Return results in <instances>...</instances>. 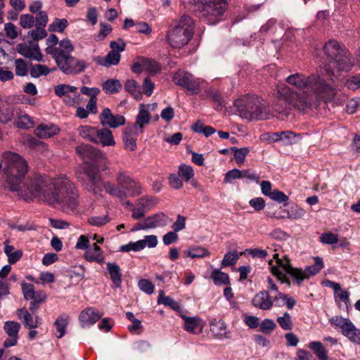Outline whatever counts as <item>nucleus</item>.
<instances>
[{
	"label": "nucleus",
	"mask_w": 360,
	"mask_h": 360,
	"mask_svg": "<svg viewBox=\"0 0 360 360\" xmlns=\"http://www.w3.org/2000/svg\"><path fill=\"white\" fill-rule=\"evenodd\" d=\"M4 173L6 181L11 191L25 200L34 198L46 202L63 212L69 213L79 205V193L75 185L66 175L50 179L45 175H36L29 184L24 183L28 172L27 161L20 155L4 152Z\"/></svg>",
	"instance_id": "1"
},
{
	"label": "nucleus",
	"mask_w": 360,
	"mask_h": 360,
	"mask_svg": "<svg viewBox=\"0 0 360 360\" xmlns=\"http://www.w3.org/2000/svg\"><path fill=\"white\" fill-rule=\"evenodd\" d=\"M333 72H329L328 66H323L320 74L305 75L295 73L288 76L285 81L300 90H292L285 84L278 87V100L274 105V117L284 119L291 108L304 110L317 106L320 101L333 100L337 93L331 83Z\"/></svg>",
	"instance_id": "2"
},
{
	"label": "nucleus",
	"mask_w": 360,
	"mask_h": 360,
	"mask_svg": "<svg viewBox=\"0 0 360 360\" xmlns=\"http://www.w3.org/2000/svg\"><path fill=\"white\" fill-rule=\"evenodd\" d=\"M273 259L276 260V264H274L273 259L269 261L271 272L283 283L290 284L285 275L287 274L294 279L298 285H300L305 278L316 275L323 267V259L319 257H314V264L307 266L304 271L292 267L286 256L281 259L278 257V254L276 253L274 255Z\"/></svg>",
	"instance_id": "3"
},
{
	"label": "nucleus",
	"mask_w": 360,
	"mask_h": 360,
	"mask_svg": "<svg viewBox=\"0 0 360 360\" xmlns=\"http://www.w3.org/2000/svg\"><path fill=\"white\" fill-rule=\"evenodd\" d=\"M194 33V22L188 15H184L175 22L167 34L168 43L174 48H181L192 39Z\"/></svg>",
	"instance_id": "4"
},
{
	"label": "nucleus",
	"mask_w": 360,
	"mask_h": 360,
	"mask_svg": "<svg viewBox=\"0 0 360 360\" xmlns=\"http://www.w3.org/2000/svg\"><path fill=\"white\" fill-rule=\"evenodd\" d=\"M200 13L201 17L209 25H215L221 20L227 8L226 0H190Z\"/></svg>",
	"instance_id": "5"
},
{
	"label": "nucleus",
	"mask_w": 360,
	"mask_h": 360,
	"mask_svg": "<svg viewBox=\"0 0 360 360\" xmlns=\"http://www.w3.org/2000/svg\"><path fill=\"white\" fill-rule=\"evenodd\" d=\"M84 188L92 192L94 194H99L104 188L105 191L112 196L124 199V193L122 190V186H116L109 181H103L99 174V171L94 168H89L86 171V179L83 184Z\"/></svg>",
	"instance_id": "6"
},
{
	"label": "nucleus",
	"mask_w": 360,
	"mask_h": 360,
	"mask_svg": "<svg viewBox=\"0 0 360 360\" xmlns=\"http://www.w3.org/2000/svg\"><path fill=\"white\" fill-rule=\"evenodd\" d=\"M235 106L240 117L247 120H266L270 117L257 97H243L235 102Z\"/></svg>",
	"instance_id": "7"
},
{
	"label": "nucleus",
	"mask_w": 360,
	"mask_h": 360,
	"mask_svg": "<svg viewBox=\"0 0 360 360\" xmlns=\"http://www.w3.org/2000/svg\"><path fill=\"white\" fill-rule=\"evenodd\" d=\"M51 57L54 59L58 68L65 75H75L84 72L87 63L82 60H77L71 54H63L60 51H56L51 53Z\"/></svg>",
	"instance_id": "8"
},
{
	"label": "nucleus",
	"mask_w": 360,
	"mask_h": 360,
	"mask_svg": "<svg viewBox=\"0 0 360 360\" xmlns=\"http://www.w3.org/2000/svg\"><path fill=\"white\" fill-rule=\"evenodd\" d=\"M76 152L78 155L85 162L91 160L94 165H91L86 169L89 168L99 171H104L108 167V162L104 153L89 144H81L76 147Z\"/></svg>",
	"instance_id": "9"
},
{
	"label": "nucleus",
	"mask_w": 360,
	"mask_h": 360,
	"mask_svg": "<svg viewBox=\"0 0 360 360\" xmlns=\"http://www.w3.org/2000/svg\"><path fill=\"white\" fill-rule=\"evenodd\" d=\"M173 82L186 89L191 94L195 95L200 92V84L203 81L200 78H195L188 72L179 70L174 74Z\"/></svg>",
	"instance_id": "10"
},
{
	"label": "nucleus",
	"mask_w": 360,
	"mask_h": 360,
	"mask_svg": "<svg viewBox=\"0 0 360 360\" xmlns=\"http://www.w3.org/2000/svg\"><path fill=\"white\" fill-rule=\"evenodd\" d=\"M330 323L341 330L342 335L350 341L360 345V330L356 328L347 318L335 316L330 319Z\"/></svg>",
	"instance_id": "11"
},
{
	"label": "nucleus",
	"mask_w": 360,
	"mask_h": 360,
	"mask_svg": "<svg viewBox=\"0 0 360 360\" xmlns=\"http://www.w3.org/2000/svg\"><path fill=\"white\" fill-rule=\"evenodd\" d=\"M117 184L122 186L124 198L136 197L141 194L142 187L139 182L131 178L124 171H119L116 175Z\"/></svg>",
	"instance_id": "12"
},
{
	"label": "nucleus",
	"mask_w": 360,
	"mask_h": 360,
	"mask_svg": "<svg viewBox=\"0 0 360 360\" xmlns=\"http://www.w3.org/2000/svg\"><path fill=\"white\" fill-rule=\"evenodd\" d=\"M110 51L105 58L100 62V64L104 67H110L112 65H116L120 63V53L125 50L126 44L124 40L119 38L117 41H112L110 43Z\"/></svg>",
	"instance_id": "13"
},
{
	"label": "nucleus",
	"mask_w": 360,
	"mask_h": 360,
	"mask_svg": "<svg viewBox=\"0 0 360 360\" xmlns=\"http://www.w3.org/2000/svg\"><path fill=\"white\" fill-rule=\"evenodd\" d=\"M54 92L56 95L63 98V101L68 105H74L79 96L77 87L65 84L56 86Z\"/></svg>",
	"instance_id": "14"
},
{
	"label": "nucleus",
	"mask_w": 360,
	"mask_h": 360,
	"mask_svg": "<svg viewBox=\"0 0 360 360\" xmlns=\"http://www.w3.org/2000/svg\"><path fill=\"white\" fill-rule=\"evenodd\" d=\"M18 52L25 58L38 62L44 61L43 55L40 51L37 42L19 44L17 46Z\"/></svg>",
	"instance_id": "15"
},
{
	"label": "nucleus",
	"mask_w": 360,
	"mask_h": 360,
	"mask_svg": "<svg viewBox=\"0 0 360 360\" xmlns=\"http://www.w3.org/2000/svg\"><path fill=\"white\" fill-rule=\"evenodd\" d=\"M99 120L103 127H108L114 129L123 126L126 122V120L124 116L121 115H114L108 108H105L102 110L99 115Z\"/></svg>",
	"instance_id": "16"
},
{
	"label": "nucleus",
	"mask_w": 360,
	"mask_h": 360,
	"mask_svg": "<svg viewBox=\"0 0 360 360\" xmlns=\"http://www.w3.org/2000/svg\"><path fill=\"white\" fill-rule=\"evenodd\" d=\"M156 204L155 199L150 196L139 198L135 202V208H133L131 217L136 220L143 217L148 210H150Z\"/></svg>",
	"instance_id": "17"
},
{
	"label": "nucleus",
	"mask_w": 360,
	"mask_h": 360,
	"mask_svg": "<svg viewBox=\"0 0 360 360\" xmlns=\"http://www.w3.org/2000/svg\"><path fill=\"white\" fill-rule=\"evenodd\" d=\"M332 65H336L338 69L340 71L348 72L351 70L352 67L354 66V61L352 60L351 55L349 53V51L346 50L345 52H343L342 55H340V56L338 58H337L335 61H330L328 64L324 65L328 66V68H329L330 73L333 72L334 74L333 75H332L331 80V83L334 86L333 77H335V74L334 71L330 69Z\"/></svg>",
	"instance_id": "18"
},
{
	"label": "nucleus",
	"mask_w": 360,
	"mask_h": 360,
	"mask_svg": "<svg viewBox=\"0 0 360 360\" xmlns=\"http://www.w3.org/2000/svg\"><path fill=\"white\" fill-rule=\"evenodd\" d=\"M4 329L8 335L4 342V347L8 348L15 346L18 343L20 324L16 321H8L4 323Z\"/></svg>",
	"instance_id": "19"
},
{
	"label": "nucleus",
	"mask_w": 360,
	"mask_h": 360,
	"mask_svg": "<svg viewBox=\"0 0 360 360\" xmlns=\"http://www.w3.org/2000/svg\"><path fill=\"white\" fill-rule=\"evenodd\" d=\"M143 104L139 105V113L136 118V122L132 127L131 131L134 136H139L144 131L145 127L150 123L151 120V115L144 109Z\"/></svg>",
	"instance_id": "20"
},
{
	"label": "nucleus",
	"mask_w": 360,
	"mask_h": 360,
	"mask_svg": "<svg viewBox=\"0 0 360 360\" xmlns=\"http://www.w3.org/2000/svg\"><path fill=\"white\" fill-rule=\"evenodd\" d=\"M102 316V313L89 307L80 313L79 319L82 327L84 328L94 324Z\"/></svg>",
	"instance_id": "21"
},
{
	"label": "nucleus",
	"mask_w": 360,
	"mask_h": 360,
	"mask_svg": "<svg viewBox=\"0 0 360 360\" xmlns=\"http://www.w3.org/2000/svg\"><path fill=\"white\" fill-rule=\"evenodd\" d=\"M210 328L214 338L218 340L229 338L226 324L222 319H213L210 322Z\"/></svg>",
	"instance_id": "22"
},
{
	"label": "nucleus",
	"mask_w": 360,
	"mask_h": 360,
	"mask_svg": "<svg viewBox=\"0 0 360 360\" xmlns=\"http://www.w3.org/2000/svg\"><path fill=\"white\" fill-rule=\"evenodd\" d=\"M252 302L255 307L262 310H269L273 306V301L266 291L257 293Z\"/></svg>",
	"instance_id": "23"
},
{
	"label": "nucleus",
	"mask_w": 360,
	"mask_h": 360,
	"mask_svg": "<svg viewBox=\"0 0 360 360\" xmlns=\"http://www.w3.org/2000/svg\"><path fill=\"white\" fill-rule=\"evenodd\" d=\"M84 258L87 262H96L100 264H103L105 259L103 251L96 243H94L91 248L86 250Z\"/></svg>",
	"instance_id": "24"
},
{
	"label": "nucleus",
	"mask_w": 360,
	"mask_h": 360,
	"mask_svg": "<svg viewBox=\"0 0 360 360\" xmlns=\"http://www.w3.org/2000/svg\"><path fill=\"white\" fill-rule=\"evenodd\" d=\"M18 316L27 328H36L41 323L40 318L37 316L34 318L25 308L18 309Z\"/></svg>",
	"instance_id": "25"
},
{
	"label": "nucleus",
	"mask_w": 360,
	"mask_h": 360,
	"mask_svg": "<svg viewBox=\"0 0 360 360\" xmlns=\"http://www.w3.org/2000/svg\"><path fill=\"white\" fill-rule=\"evenodd\" d=\"M345 51L335 40H330L324 46V52L331 61H335Z\"/></svg>",
	"instance_id": "26"
},
{
	"label": "nucleus",
	"mask_w": 360,
	"mask_h": 360,
	"mask_svg": "<svg viewBox=\"0 0 360 360\" xmlns=\"http://www.w3.org/2000/svg\"><path fill=\"white\" fill-rule=\"evenodd\" d=\"M60 131L57 125L53 124H41L35 129V134L40 139H48Z\"/></svg>",
	"instance_id": "27"
},
{
	"label": "nucleus",
	"mask_w": 360,
	"mask_h": 360,
	"mask_svg": "<svg viewBox=\"0 0 360 360\" xmlns=\"http://www.w3.org/2000/svg\"><path fill=\"white\" fill-rule=\"evenodd\" d=\"M108 271L110 274V279L117 288H120L122 285V273L120 267L115 263L108 262L106 264Z\"/></svg>",
	"instance_id": "28"
},
{
	"label": "nucleus",
	"mask_w": 360,
	"mask_h": 360,
	"mask_svg": "<svg viewBox=\"0 0 360 360\" xmlns=\"http://www.w3.org/2000/svg\"><path fill=\"white\" fill-rule=\"evenodd\" d=\"M96 140H99V142L103 146H114L115 141L114 140L112 131L106 128H102L101 129H96Z\"/></svg>",
	"instance_id": "29"
},
{
	"label": "nucleus",
	"mask_w": 360,
	"mask_h": 360,
	"mask_svg": "<svg viewBox=\"0 0 360 360\" xmlns=\"http://www.w3.org/2000/svg\"><path fill=\"white\" fill-rule=\"evenodd\" d=\"M14 117V108L0 99V122L8 123Z\"/></svg>",
	"instance_id": "30"
},
{
	"label": "nucleus",
	"mask_w": 360,
	"mask_h": 360,
	"mask_svg": "<svg viewBox=\"0 0 360 360\" xmlns=\"http://www.w3.org/2000/svg\"><path fill=\"white\" fill-rule=\"evenodd\" d=\"M69 323V316L66 314L60 315L54 322V326L58 334H56L58 338H61L66 333V329Z\"/></svg>",
	"instance_id": "31"
},
{
	"label": "nucleus",
	"mask_w": 360,
	"mask_h": 360,
	"mask_svg": "<svg viewBox=\"0 0 360 360\" xmlns=\"http://www.w3.org/2000/svg\"><path fill=\"white\" fill-rule=\"evenodd\" d=\"M73 49L74 47L71 41L68 39H65L60 41L58 47H47L46 52L51 56V53H54L56 51H60L63 54H70Z\"/></svg>",
	"instance_id": "32"
},
{
	"label": "nucleus",
	"mask_w": 360,
	"mask_h": 360,
	"mask_svg": "<svg viewBox=\"0 0 360 360\" xmlns=\"http://www.w3.org/2000/svg\"><path fill=\"white\" fill-rule=\"evenodd\" d=\"M308 347L314 352L319 360H329L327 351L321 342H311Z\"/></svg>",
	"instance_id": "33"
},
{
	"label": "nucleus",
	"mask_w": 360,
	"mask_h": 360,
	"mask_svg": "<svg viewBox=\"0 0 360 360\" xmlns=\"http://www.w3.org/2000/svg\"><path fill=\"white\" fill-rule=\"evenodd\" d=\"M180 316L184 320V330L188 333H195V330L200 325V319L196 316L188 317L184 314H181Z\"/></svg>",
	"instance_id": "34"
},
{
	"label": "nucleus",
	"mask_w": 360,
	"mask_h": 360,
	"mask_svg": "<svg viewBox=\"0 0 360 360\" xmlns=\"http://www.w3.org/2000/svg\"><path fill=\"white\" fill-rule=\"evenodd\" d=\"M211 278L217 285H228L230 283L229 275L217 269L212 271Z\"/></svg>",
	"instance_id": "35"
},
{
	"label": "nucleus",
	"mask_w": 360,
	"mask_h": 360,
	"mask_svg": "<svg viewBox=\"0 0 360 360\" xmlns=\"http://www.w3.org/2000/svg\"><path fill=\"white\" fill-rule=\"evenodd\" d=\"M79 134L82 138L94 143H98L96 140V129L89 126H81L78 129Z\"/></svg>",
	"instance_id": "36"
},
{
	"label": "nucleus",
	"mask_w": 360,
	"mask_h": 360,
	"mask_svg": "<svg viewBox=\"0 0 360 360\" xmlns=\"http://www.w3.org/2000/svg\"><path fill=\"white\" fill-rule=\"evenodd\" d=\"M122 89V84L118 79H112L105 81L103 84V89L106 94H115Z\"/></svg>",
	"instance_id": "37"
},
{
	"label": "nucleus",
	"mask_w": 360,
	"mask_h": 360,
	"mask_svg": "<svg viewBox=\"0 0 360 360\" xmlns=\"http://www.w3.org/2000/svg\"><path fill=\"white\" fill-rule=\"evenodd\" d=\"M124 89L137 100L140 99L142 96V92L140 90V86L134 79H128L125 82Z\"/></svg>",
	"instance_id": "38"
},
{
	"label": "nucleus",
	"mask_w": 360,
	"mask_h": 360,
	"mask_svg": "<svg viewBox=\"0 0 360 360\" xmlns=\"http://www.w3.org/2000/svg\"><path fill=\"white\" fill-rule=\"evenodd\" d=\"M55 70L56 68L49 69L44 65L35 64L31 67L30 72L32 77L38 78L41 76H46Z\"/></svg>",
	"instance_id": "39"
},
{
	"label": "nucleus",
	"mask_w": 360,
	"mask_h": 360,
	"mask_svg": "<svg viewBox=\"0 0 360 360\" xmlns=\"http://www.w3.org/2000/svg\"><path fill=\"white\" fill-rule=\"evenodd\" d=\"M131 135H134L133 134V131L131 129L126 128L123 131V140L124 141V145L126 149L133 151L136 148V143L135 139L131 136Z\"/></svg>",
	"instance_id": "40"
},
{
	"label": "nucleus",
	"mask_w": 360,
	"mask_h": 360,
	"mask_svg": "<svg viewBox=\"0 0 360 360\" xmlns=\"http://www.w3.org/2000/svg\"><path fill=\"white\" fill-rule=\"evenodd\" d=\"M279 141L283 142L285 145H292L299 141L298 136L290 131L279 132Z\"/></svg>",
	"instance_id": "41"
},
{
	"label": "nucleus",
	"mask_w": 360,
	"mask_h": 360,
	"mask_svg": "<svg viewBox=\"0 0 360 360\" xmlns=\"http://www.w3.org/2000/svg\"><path fill=\"white\" fill-rule=\"evenodd\" d=\"M178 175L182 180L188 182L194 176V171L191 166L181 164L178 168Z\"/></svg>",
	"instance_id": "42"
},
{
	"label": "nucleus",
	"mask_w": 360,
	"mask_h": 360,
	"mask_svg": "<svg viewBox=\"0 0 360 360\" xmlns=\"http://www.w3.org/2000/svg\"><path fill=\"white\" fill-rule=\"evenodd\" d=\"M68 26V22L66 19L55 18V20L49 26V32H63Z\"/></svg>",
	"instance_id": "43"
},
{
	"label": "nucleus",
	"mask_w": 360,
	"mask_h": 360,
	"mask_svg": "<svg viewBox=\"0 0 360 360\" xmlns=\"http://www.w3.org/2000/svg\"><path fill=\"white\" fill-rule=\"evenodd\" d=\"M281 328L285 330H290L292 328V321L289 313L285 312L283 316H278L276 319Z\"/></svg>",
	"instance_id": "44"
},
{
	"label": "nucleus",
	"mask_w": 360,
	"mask_h": 360,
	"mask_svg": "<svg viewBox=\"0 0 360 360\" xmlns=\"http://www.w3.org/2000/svg\"><path fill=\"white\" fill-rule=\"evenodd\" d=\"M146 248V243L143 240L136 242H130L127 245H122L120 250L123 252L140 251Z\"/></svg>",
	"instance_id": "45"
},
{
	"label": "nucleus",
	"mask_w": 360,
	"mask_h": 360,
	"mask_svg": "<svg viewBox=\"0 0 360 360\" xmlns=\"http://www.w3.org/2000/svg\"><path fill=\"white\" fill-rule=\"evenodd\" d=\"M210 255L208 250L202 247H195L187 251V255L191 258H203Z\"/></svg>",
	"instance_id": "46"
},
{
	"label": "nucleus",
	"mask_w": 360,
	"mask_h": 360,
	"mask_svg": "<svg viewBox=\"0 0 360 360\" xmlns=\"http://www.w3.org/2000/svg\"><path fill=\"white\" fill-rule=\"evenodd\" d=\"M231 150L234 153V159L238 165L244 162L246 155L249 153L248 148H237L236 147L231 148Z\"/></svg>",
	"instance_id": "47"
},
{
	"label": "nucleus",
	"mask_w": 360,
	"mask_h": 360,
	"mask_svg": "<svg viewBox=\"0 0 360 360\" xmlns=\"http://www.w3.org/2000/svg\"><path fill=\"white\" fill-rule=\"evenodd\" d=\"M16 126L19 128L30 129L34 126V122L29 115L22 114L18 116Z\"/></svg>",
	"instance_id": "48"
},
{
	"label": "nucleus",
	"mask_w": 360,
	"mask_h": 360,
	"mask_svg": "<svg viewBox=\"0 0 360 360\" xmlns=\"http://www.w3.org/2000/svg\"><path fill=\"white\" fill-rule=\"evenodd\" d=\"M238 258L239 256L236 251L229 252L224 255V259L221 261V266L226 267L234 265L237 262Z\"/></svg>",
	"instance_id": "49"
},
{
	"label": "nucleus",
	"mask_w": 360,
	"mask_h": 360,
	"mask_svg": "<svg viewBox=\"0 0 360 360\" xmlns=\"http://www.w3.org/2000/svg\"><path fill=\"white\" fill-rule=\"evenodd\" d=\"M305 214L306 212L303 208L295 205L292 207L288 212L287 218L290 219H298L302 218Z\"/></svg>",
	"instance_id": "50"
},
{
	"label": "nucleus",
	"mask_w": 360,
	"mask_h": 360,
	"mask_svg": "<svg viewBox=\"0 0 360 360\" xmlns=\"http://www.w3.org/2000/svg\"><path fill=\"white\" fill-rule=\"evenodd\" d=\"M47 32L45 28L39 27H35L34 30L28 32V36H30L34 40L33 42H37V41L45 38Z\"/></svg>",
	"instance_id": "51"
},
{
	"label": "nucleus",
	"mask_w": 360,
	"mask_h": 360,
	"mask_svg": "<svg viewBox=\"0 0 360 360\" xmlns=\"http://www.w3.org/2000/svg\"><path fill=\"white\" fill-rule=\"evenodd\" d=\"M143 65L144 69L151 73H157L160 70V65L153 60L143 58Z\"/></svg>",
	"instance_id": "52"
},
{
	"label": "nucleus",
	"mask_w": 360,
	"mask_h": 360,
	"mask_svg": "<svg viewBox=\"0 0 360 360\" xmlns=\"http://www.w3.org/2000/svg\"><path fill=\"white\" fill-rule=\"evenodd\" d=\"M276 324L273 320L270 319H265L260 324L259 330L263 333L269 334L276 328Z\"/></svg>",
	"instance_id": "53"
},
{
	"label": "nucleus",
	"mask_w": 360,
	"mask_h": 360,
	"mask_svg": "<svg viewBox=\"0 0 360 360\" xmlns=\"http://www.w3.org/2000/svg\"><path fill=\"white\" fill-rule=\"evenodd\" d=\"M153 216L155 224V228L165 226L172 221V219L164 213H158L153 214Z\"/></svg>",
	"instance_id": "54"
},
{
	"label": "nucleus",
	"mask_w": 360,
	"mask_h": 360,
	"mask_svg": "<svg viewBox=\"0 0 360 360\" xmlns=\"http://www.w3.org/2000/svg\"><path fill=\"white\" fill-rule=\"evenodd\" d=\"M19 24L24 29H30L34 26V18L30 14H22L20 17Z\"/></svg>",
	"instance_id": "55"
},
{
	"label": "nucleus",
	"mask_w": 360,
	"mask_h": 360,
	"mask_svg": "<svg viewBox=\"0 0 360 360\" xmlns=\"http://www.w3.org/2000/svg\"><path fill=\"white\" fill-rule=\"evenodd\" d=\"M15 74L18 76L23 77L27 73V66L23 59L18 58L15 60Z\"/></svg>",
	"instance_id": "56"
},
{
	"label": "nucleus",
	"mask_w": 360,
	"mask_h": 360,
	"mask_svg": "<svg viewBox=\"0 0 360 360\" xmlns=\"http://www.w3.org/2000/svg\"><path fill=\"white\" fill-rule=\"evenodd\" d=\"M4 31L8 38L15 39L18 36V27L11 22H7L4 25Z\"/></svg>",
	"instance_id": "57"
},
{
	"label": "nucleus",
	"mask_w": 360,
	"mask_h": 360,
	"mask_svg": "<svg viewBox=\"0 0 360 360\" xmlns=\"http://www.w3.org/2000/svg\"><path fill=\"white\" fill-rule=\"evenodd\" d=\"M140 290L148 295H151L154 292V285L148 279H141L138 283Z\"/></svg>",
	"instance_id": "58"
},
{
	"label": "nucleus",
	"mask_w": 360,
	"mask_h": 360,
	"mask_svg": "<svg viewBox=\"0 0 360 360\" xmlns=\"http://www.w3.org/2000/svg\"><path fill=\"white\" fill-rule=\"evenodd\" d=\"M22 291L25 300H29L32 299L34 297V286L32 283H27L25 282H22Z\"/></svg>",
	"instance_id": "59"
},
{
	"label": "nucleus",
	"mask_w": 360,
	"mask_h": 360,
	"mask_svg": "<svg viewBox=\"0 0 360 360\" xmlns=\"http://www.w3.org/2000/svg\"><path fill=\"white\" fill-rule=\"evenodd\" d=\"M48 20H49V18H48V15H47L46 12L44 11H39L37 14V16L35 18V20H34V22H36L35 27L45 28V27L46 26V24L48 22Z\"/></svg>",
	"instance_id": "60"
},
{
	"label": "nucleus",
	"mask_w": 360,
	"mask_h": 360,
	"mask_svg": "<svg viewBox=\"0 0 360 360\" xmlns=\"http://www.w3.org/2000/svg\"><path fill=\"white\" fill-rule=\"evenodd\" d=\"M237 179H241V170L238 169H233L226 173L224 182L231 183L233 180Z\"/></svg>",
	"instance_id": "61"
},
{
	"label": "nucleus",
	"mask_w": 360,
	"mask_h": 360,
	"mask_svg": "<svg viewBox=\"0 0 360 360\" xmlns=\"http://www.w3.org/2000/svg\"><path fill=\"white\" fill-rule=\"evenodd\" d=\"M320 238L321 243L328 245L335 244L338 242V236L332 233H324Z\"/></svg>",
	"instance_id": "62"
},
{
	"label": "nucleus",
	"mask_w": 360,
	"mask_h": 360,
	"mask_svg": "<svg viewBox=\"0 0 360 360\" xmlns=\"http://www.w3.org/2000/svg\"><path fill=\"white\" fill-rule=\"evenodd\" d=\"M269 198L279 203L286 202L288 200V197L283 192L278 190H274Z\"/></svg>",
	"instance_id": "63"
},
{
	"label": "nucleus",
	"mask_w": 360,
	"mask_h": 360,
	"mask_svg": "<svg viewBox=\"0 0 360 360\" xmlns=\"http://www.w3.org/2000/svg\"><path fill=\"white\" fill-rule=\"evenodd\" d=\"M249 204L255 211H261L265 207V201L262 198L258 197L251 199Z\"/></svg>",
	"instance_id": "64"
}]
</instances>
